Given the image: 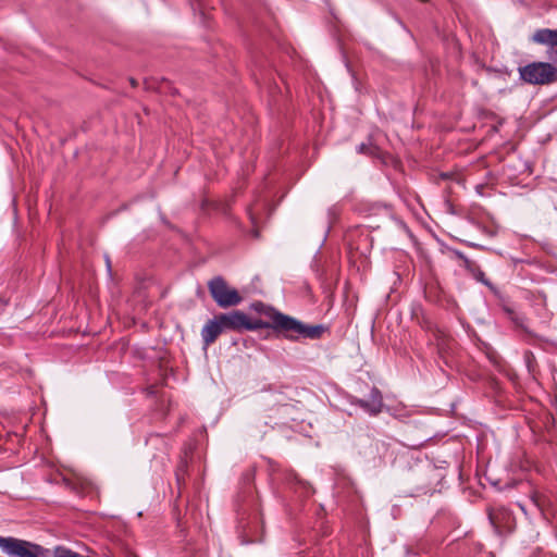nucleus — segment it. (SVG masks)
I'll use <instances>...</instances> for the list:
<instances>
[{"label": "nucleus", "instance_id": "9b49d317", "mask_svg": "<svg viewBox=\"0 0 557 557\" xmlns=\"http://www.w3.org/2000/svg\"><path fill=\"white\" fill-rule=\"evenodd\" d=\"M499 299V305L503 309V311L505 312V314L507 315V318L518 327L520 329H524V322H525V317L518 312L515 308L513 305H511L508 299L503 296L500 293L498 295H496Z\"/></svg>", "mask_w": 557, "mask_h": 557}, {"label": "nucleus", "instance_id": "39448f33", "mask_svg": "<svg viewBox=\"0 0 557 557\" xmlns=\"http://www.w3.org/2000/svg\"><path fill=\"white\" fill-rule=\"evenodd\" d=\"M208 289L212 299L220 308L235 307L243 301L238 290L231 287L224 277L220 275L212 277L208 282Z\"/></svg>", "mask_w": 557, "mask_h": 557}, {"label": "nucleus", "instance_id": "6ab92c4d", "mask_svg": "<svg viewBox=\"0 0 557 557\" xmlns=\"http://www.w3.org/2000/svg\"><path fill=\"white\" fill-rule=\"evenodd\" d=\"M490 359L492 360V362L496 363L497 357L494 355H490Z\"/></svg>", "mask_w": 557, "mask_h": 557}, {"label": "nucleus", "instance_id": "a211bd4d", "mask_svg": "<svg viewBox=\"0 0 557 557\" xmlns=\"http://www.w3.org/2000/svg\"><path fill=\"white\" fill-rule=\"evenodd\" d=\"M252 476H253L252 473H247L245 475L246 480L249 481V482L252 480Z\"/></svg>", "mask_w": 557, "mask_h": 557}, {"label": "nucleus", "instance_id": "f03ea898", "mask_svg": "<svg viewBox=\"0 0 557 557\" xmlns=\"http://www.w3.org/2000/svg\"><path fill=\"white\" fill-rule=\"evenodd\" d=\"M442 479L443 475L441 471L430 463L412 469L408 479L412 486L410 496L418 497L433 494L436 491V485Z\"/></svg>", "mask_w": 557, "mask_h": 557}, {"label": "nucleus", "instance_id": "20e7f679", "mask_svg": "<svg viewBox=\"0 0 557 557\" xmlns=\"http://www.w3.org/2000/svg\"><path fill=\"white\" fill-rule=\"evenodd\" d=\"M520 78L531 85H548L557 81V67L548 62H532L519 67Z\"/></svg>", "mask_w": 557, "mask_h": 557}, {"label": "nucleus", "instance_id": "9d476101", "mask_svg": "<svg viewBox=\"0 0 557 557\" xmlns=\"http://www.w3.org/2000/svg\"><path fill=\"white\" fill-rule=\"evenodd\" d=\"M224 332L218 314L210 319L201 330V338L205 346H210Z\"/></svg>", "mask_w": 557, "mask_h": 557}, {"label": "nucleus", "instance_id": "412c9836", "mask_svg": "<svg viewBox=\"0 0 557 557\" xmlns=\"http://www.w3.org/2000/svg\"><path fill=\"white\" fill-rule=\"evenodd\" d=\"M176 480H177V483H178V484H181L182 479H181V476H180V474H178V473H176Z\"/></svg>", "mask_w": 557, "mask_h": 557}, {"label": "nucleus", "instance_id": "0eeeda50", "mask_svg": "<svg viewBox=\"0 0 557 557\" xmlns=\"http://www.w3.org/2000/svg\"><path fill=\"white\" fill-rule=\"evenodd\" d=\"M488 519L498 535L511 533L516 528V518L512 511L503 505L491 507Z\"/></svg>", "mask_w": 557, "mask_h": 557}, {"label": "nucleus", "instance_id": "f8f14e48", "mask_svg": "<svg viewBox=\"0 0 557 557\" xmlns=\"http://www.w3.org/2000/svg\"><path fill=\"white\" fill-rule=\"evenodd\" d=\"M285 480L289 487L295 492H300L301 496H309L312 493L311 485L307 481L301 480L294 471H289Z\"/></svg>", "mask_w": 557, "mask_h": 557}, {"label": "nucleus", "instance_id": "7ed1b4c3", "mask_svg": "<svg viewBox=\"0 0 557 557\" xmlns=\"http://www.w3.org/2000/svg\"><path fill=\"white\" fill-rule=\"evenodd\" d=\"M0 549L8 557H51L50 549L13 536H0Z\"/></svg>", "mask_w": 557, "mask_h": 557}, {"label": "nucleus", "instance_id": "f3484780", "mask_svg": "<svg viewBox=\"0 0 557 557\" xmlns=\"http://www.w3.org/2000/svg\"><path fill=\"white\" fill-rule=\"evenodd\" d=\"M455 255L457 257L458 260L462 261V265L463 268L470 273L473 268H475L478 265L476 262H474L473 260L469 259L463 252L461 251H455Z\"/></svg>", "mask_w": 557, "mask_h": 557}, {"label": "nucleus", "instance_id": "423d86ee", "mask_svg": "<svg viewBox=\"0 0 557 557\" xmlns=\"http://www.w3.org/2000/svg\"><path fill=\"white\" fill-rule=\"evenodd\" d=\"M224 332H243L260 330L261 323L251 322V319L240 310H233L218 314Z\"/></svg>", "mask_w": 557, "mask_h": 557}, {"label": "nucleus", "instance_id": "f257e3e1", "mask_svg": "<svg viewBox=\"0 0 557 557\" xmlns=\"http://www.w3.org/2000/svg\"><path fill=\"white\" fill-rule=\"evenodd\" d=\"M251 309L257 313L268 318V321L262 319H251V322L261 323V329H272L274 332L282 334L286 339L297 342L299 339H320L330 331L325 324H307L302 321L282 313L275 308L265 305L261 301L251 304Z\"/></svg>", "mask_w": 557, "mask_h": 557}, {"label": "nucleus", "instance_id": "2eb2a0df", "mask_svg": "<svg viewBox=\"0 0 557 557\" xmlns=\"http://www.w3.org/2000/svg\"><path fill=\"white\" fill-rule=\"evenodd\" d=\"M356 150L360 154H367V156H377L379 154V147L374 145L369 138L368 143H361L356 147Z\"/></svg>", "mask_w": 557, "mask_h": 557}, {"label": "nucleus", "instance_id": "dca6fc26", "mask_svg": "<svg viewBox=\"0 0 557 557\" xmlns=\"http://www.w3.org/2000/svg\"><path fill=\"white\" fill-rule=\"evenodd\" d=\"M51 557H84L78 553L71 550L64 546H57L51 553Z\"/></svg>", "mask_w": 557, "mask_h": 557}, {"label": "nucleus", "instance_id": "4be33fe9", "mask_svg": "<svg viewBox=\"0 0 557 557\" xmlns=\"http://www.w3.org/2000/svg\"><path fill=\"white\" fill-rule=\"evenodd\" d=\"M131 557H137V556H135V555H132Z\"/></svg>", "mask_w": 557, "mask_h": 557}, {"label": "nucleus", "instance_id": "6e6552de", "mask_svg": "<svg viewBox=\"0 0 557 557\" xmlns=\"http://www.w3.org/2000/svg\"><path fill=\"white\" fill-rule=\"evenodd\" d=\"M351 405L360 407L363 411L371 416H376L382 411L383 408L382 393L377 387H372L367 399L355 397L351 400Z\"/></svg>", "mask_w": 557, "mask_h": 557}, {"label": "nucleus", "instance_id": "4468645a", "mask_svg": "<svg viewBox=\"0 0 557 557\" xmlns=\"http://www.w3.org/2000/svg\"><path fill=\"white\" fill-rule=\"evenodd\" d=\"M240 528H242V531H240L242 544H253V543H259V542L263 541V535L257 534V532L255 530H252V528L246 529V527H244V525H242Z\"/></svg>", "mask_w": 557, "mask_h": 557}, {"label": "nucleus", "instance_id": "ddd939ff", "mask_svg": "<svg viewBox=\"0 0 557 557\" xmlns=\"http://www.w3.org/2000/svg\"><path fill=\"white\" fill-rule=\"evenodd\" d=\"M470 274L480 283H482L483 285H485L486 287L490 288V290L494 294V295H498L499 294V290L498 288L485 276V273L484 271L480 268V265L478 264L475 268H473V270L470 272Z\"/></svg>", "mask_w": 557, "mask_h": 557}, {"label": "nucleus", "instance_id": "aec40b11", "mask_svg": "<svg viewBox=\"0 0 557 557\" xmlns=\"http://www.w3.org/2000/svg\"><path fill=\"white\" fill-rule=\"evenodd\" d=\"M107 267H108V270L110 271V269H111V263H110V259H109V258H107Z\"/></svg>", "mask_w": 557, "mask_h": 557}, {"label": "nucleus", "instance_id": "1a4fd4ad", "mask_svg": "<svg viewBox=\"0 0 557 557\" xmlns=\"http://www.w3.org/2000/svg\"><path fill=\"white\" fill-rule=\"evenodd\" d=\"M532 40L539 45H545L552 48L548 52L549 60L557 62V29L541 28L537 29Z\"/></svg>", "mask_w": 557, "mask_h": 557}]
</instances>
